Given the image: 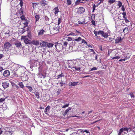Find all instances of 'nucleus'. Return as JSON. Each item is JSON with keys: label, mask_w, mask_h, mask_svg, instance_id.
<instances>
[{"label": "nucleus", "mask_w": 135, "mask_h": 135, "mask_svg": "<svg viewBox=\"0 0 135 135\" xmlns=\"http://www.w3.org/2000/svg\"><path fill=\"white\" fill-rule=\"evenodd\" d=\"M3 132V131L2 129V128L0 127V135H1L2 134Z\"/></svg>", "instance_id": "59"}, {"label": "nucleus", "mask_w": 135, "mask_h": 135, "mask_svg": "<svg viewBox=\"0 0 135 135\" xmlns=\"http://www.w3.org/2000/svg\"><path fill=\"white\" fill-rule=\"evenodd\" d=\"M115 0H109L108 1V2L110 4H112L115 2Z\"/></svg>", "instance_id": "41"}, {"label": "nucleus", "mask_w": 135, "mask_h": 135, "mask_svg": "<svg viewBox=\"0 0 135 135\" xmlns=\"http://www.w3.org/2000/svg\"><path fill=\"white\" fill-rule=\"evenodd\" d=\"M71 108L70 107H69L67 109H66L65 111V112L63 113V115L64 116H65L66 114L68 113L69 111L70 110H71Z\"/></svg>", "instance_id": "18"}, {"label": "nucleus", "mask_w": 135, "mask_h": 135, "mask_svg": "<svg viewBox=\"0 0 135 135\" xmlns=\"http://www.w3.org/2000/svg\"><path fill=\"white\" fill-rule=\"evenodd\" d=\"M124 20L125 21L126 23L129 22V20L127 19V18H124Z\"/></svg>", "instance_id": "60"}, {"label": "nucleus", "mask_w": 135, "mask_h": 135, "mask_svg": "<svg viewBox=\"0 0 135 135\" xmlns=\"http://www.w3.org/2000/svg\"><path fill=\"white\" fill-rule=\"evenodd\" d=\"M115 40V43L116 44H117L120 42H121L122 41V39L120 37H117Z\"/></svg>", "instance_id": "14"}, {"label": "nucleus", "mask_w": 135, "mask_h": 135, "mask_svg": "<svg viewBox=\"0 0 135 135\" xmlns=\"http://www.w3.org/2000/svg\"><path fill=\"white\" fill-rule=\"evenodd\" d=\"M9 75L10 72L8 70H6L3 72V75L5 77L8 76Z\"/></svg>", "instance_id": "13"}, {"label": "nucleus", "mask_w": 135, "mask_h": 135, "mask_svg": "<svg viewBox=\"0 0 135 135\" xmlns=\"http://www.w3.org/2000/svg\"><path fill=\"white\" fill-rule=\"evenodd\" d=\"M39 94L38 93H36V94H35V100H37L39 99Z\"/></svg>", "instance_id": "28"}, {"label": "nucleus", "mask_w": 135, "mask_h": 135, "mask_svg": "<svg viewBox=\"0 0 135 135\" xmlns=\"http://www.w3.org/2000/svg\"><path fill=\"white\" fill-rule=\"evenodd\" d=\"M60 84L61 86H62L64 84V83H63V82L62 81H61L60 83Z\"/></svg>", "instance_id": "64"}, {"label": "nucleus", "mask_w": 135, "mask_h": 135, "mask_svg": "<svg viewBox=\"0 0 135 135\" xmlns=\"http://www.w3.org/2000/svg\"><path fill=\"white\" fill-rule=\"evenodd\" d=\"M11 46V44L8 42H5L4 45V47L5 49H8Z\"/></svg>", "instance_id": "6"}, {"label": "nucleus", "mask_w": 135, "mask_h": 135, "mask_svg": "<svg viewBox=\"0 0 135 135\" xmlns=\"http://www.w3.org/2000/svg\"><path fill=\"white\" fill-rule=\"evenodd\" d=\"M97 68L95 67H94L91 69V71L96 70H97Z\"/></svg>", "instance_id": "53"}, {"label": "nucleus", "mask_w": 135, "mask_h": 135, "mask_svg": "<svg viewBox=\"0 0 135 135\" xmlns=\"http://www.w3.org/2000/svg\"><path fill=\"white\" fill-rule=\"evenodd\" d=\"M48 3L47 1L45 0H42L40 2V4L42 7L45 6Z\"/></svg>", "instance_id": "12"}, {"label": "nucleus", "mask_w": 135, "mask_h": 135, "mask_svg": "<svg viewBox=\"0 0 135 135\" xmlns=\"http://www.w3.org/2000/svg\"><path fill=\"white\" fill-rule=\"evenodd\" d=\"M68 44V43L66 41H64L63 42V45L64 46L66 47L67 46V45Z\"/></svg>", "instance_id": "44"}, {"label": "nucleus", "mask_w": 135, "mask_h": 135, "mask_svg": "<svg viewBox=\"0 0 135 135\" xmlns=\"http://www.w3.org/2000/svg\"><path fill=\"white\" fill-rule=\"evenodd\" d=\"M5 35H6L7 34L8 35V36H11L12 35V33L9 30H8L6 32L4 33Z\"/></svg>", "instance_id": "20"}, {"label": "nucleus", "mask_w": 135, "mask_h": 135, "mask_svg": "<svg viewBox=\"0 0 135 135\" xmlns=\"http://www.w3.org/2000/svg\"><path fill=\"white\" fill-rule=\"evenodd\" d=\"M85 61L84 60H79L77 62L79 66L81 65V66H83L85 64Z\"/></svg>", "instance_id": "9"}, {"label": "nucleus", "mask_w": 135, "mask_h": 135, "mask_svg": "<svg viewBox=\"0 0 135 135\" xmlns=\"http://www.w3.org/2000/svg\"><path fill=\"white\" fill-rule=\"evenodd\" d=\"M18 13L20 14V15H22L23 14V11L21 8L19 11Z\"/></svg>", "instance_id": "31"}, {"label": "nucleus", "mask_w": 135, "mask_h": 135, "mask_svg": "<svg viewBox=\"0 0 135 135\" xmlns=\"http://www.w3.org/2000/svg\"><path fill=\"white\" fill-rule=\"evenodd\" d=\"M24 26H23V27L25 28L26 27H27V26L28 25V22H26L24 23Z\"/></svg>", "instance_id": "47"}, {"label": "nucleus", "mask_w": 135, "mask_h": 135, "mask_svg": "<svg viewBox=\"0 0 135 135\" xmlns=\"http://www.w3.org/2000/svg\"><path fill=\"white\" fill-rule=\"evenodd\" d=\"M81 0H77L75 2V5H78L79 3H86V2L84 1L83 2H81Z\"/></svg>", "instance_id": "19"}, {"label": "nucleus", "mask_w": 135, "mask_h": 135, "mask_svg": "<svg viewBox=\"0 0 135 135\" xmlns=\"http://www.w3.org/2000/svg\"><path fill=\"white\" fill-rule=\"evenodd\" d=\"M50 106H48L45 108L44 111V112L45 113L47 114L46 112H47V111H49L50 108Z\"/></svg>", "instance_id": "25"}, {"label": "nucleus", "mask_w": 135, "mask_h": 135, "mask_svg": "<svg viewBox=\"0 0 135 135\" xmlns=\"http://www.w3.org/2000/svg\"><path fill=\"white\" fill-rule=\"evenodd\" d=\"M102 36H103L105 38L107 37L108 36V34L106 33H105L104 32H103V33L102 35Z\"/></svg>", "instance_id": "36"}, {"label": "nucleus", "mask_w": 135, "mask_h": 135, "mask_svg": "<svg viewBox=\"0 0 135 135\" xmlns=\"http://www.w3.org/2000/svg\"><path fill=\"white\" fill-rule=\"evenodd\" d=\"M73 32L75 34V36L80 35L81 34V33L80 32L77 31L76 29L74 30Z\"/></svg>", "instance_id": "15"}, {"label": "nucleus", "mask_w": 135, "mask_h": 135, "mask_svg": "<svg viewBox=\"0 0 135 135\" xmlns=\"http://www.w3.org/2000/svg\"><path fill=\"white\" fill-rule=\"evenodd\" d=\"M122 10L123 11H124L125 10V8H124V6H122V7L121 8Z\"/></svg>", "instance_id": "58"}, {"label": "nucleus", "mask_w": 135, "mask_h": 135, "mask_svg": "<svg viewBox=\"0 0 135 135\" xmlns=\"http://www.w3.org/2000/svg\"><path fill=\"white\" fill-rule=\"evenodd\" d=\"M123 131L122 128H121L119 130L117 131L118 135H121L122 133L123 132Z\"/></svg>", "instance_id": "26"}, {"label": "nucleus", "mask_w": 135, "mask_h": 135, "mask_svg": "<svg viewBox=\"0 0 135 135\" xmlns=\"http://www.w3.org/2000/svg\"><path fill=\"white\" fill-rule=\"evenodd\" d=\"M38 75L41 78H44L46 77V75H44L40 73H38Z\"/></svg>", "instance_id": "23"}, {"label": "nucleus", "mask_w": 135, "mask_h": 135, "mask_svg": "<svg viewBox=\"0 0 135 135\" xmlns=\"http://www.w3.org/2000/svg\"><path fill=\"white\" fill-rule=\"evenodd\" d=\"M44 31V30L42 29L38 33V34L39 35H42L43 34Z\"/></svg>", "instance_id": "34"}, {"label": "nucleus", "mask_w": 135, "mask_h": 135, "mask_svg": "<svg viewBox=\"0 0 135 135\" xmlns=\"http://www.w3.org/2000/svg\"><path fill=\"white\" fill-rule=\"evenodd\" d=\"M28 36H22L21 39H23L24 40L25 43L26 44H32L34 42V41H31V40L28 39Z\"/></svg>", "instance_id": "1"}, {"label": "nucleus", "mask_w": 135, "mask_h": 135, "mask_svg": "<svg viewBox=\"0 0 135 135\" xmlns=\"http://www.w3.org/2000/svg\"><path fill=\"white\" fill-rule=\"evenodd\" d=\"M2 86L4 89L9 87V84L6 82H4L2 84Z\"/></svg>", "instance_id": "10"}, {"label": "nucleus", "mask_w": 135, "mask_h": 135, "mask_svg": "<svg viewBox=\"0 0 135 135\" xmlns=\"http://www.w3.org/2000/svg\"><path fill=\"white\" fill-rule=\"evenodd\" d=\"M21 19L23 20H24L25 19V17L23 16H21Z\"/></svg>", "instance_id": "62"}, {"label": "nucleus", "mask_w": 135, "mask_h": 135, "mask_svg": "<svg viewBox=\"0 0 135 135\" xmlns=\"http://www.w3.org/2000/svg\"><path fill=\"white\" fill-rule=\"evenodd\" d=\"M68 5H70L71 4V0H66Z\"/></svg>", "instance_id": "37"}, {"label": "nucleus", "mask_w": 135, "mask_h": 135, "mask_svg": "<svg viewBox=\"0 0 135 135\" xmlns=\"http://www.w3.org/2000/svg\"><path fill=\"white\" fill-rule=\"evenodd\" d=\"M120 57V56H116L115 57H111V58H112V59H119Z\"/></svg>", "instance_id": "27"}, {"label": "nucleus", "mask_w": 135, "mask_h": 135, "mask_svg": "<svg viewBox=\"0 0 135 135\" xmlns=\"http://www.w3.org/2000/svg\"><path fill=\"white\" fill-rule=\"evenodd\" d=\"M20 1V4L21 7V8L22 7V6H23V1L22 0V1Z\"/></svg>", "instance_id": "49"}, {"label": "nucleus", "mask_w": 135, "mask_h": 135, "mask_svg": "<svg viewBox=\"0 0 135 135\" xmlns=\"http://www.w3.org/2000/svg\"><path fill=\"white\" fill-rule=\"evenodd\" d=\"M62 19L61 18H59L58 22V25H59L60 24Z\"/></svg>", "instance_id": "46"}, {"label": "nucleus", "mask_w": 135, "mask_h": 135, "mask_svg": "<svg viewBox=\"0 0 135 135\" xmlns=\"http://www.w3.org/2000/svg\"><path fill=\"white\" fill-rule=\"evenodd\" d=\"M69 103L68 104H65V103L64 104V105L62 106V107L63 108H65L68 107L69 105Z\"/></svg>", "instance_id": "38"}, {"label": "nucleus", "mask_w": 135, "mask_h": 135, "mask_svg": "<svg viewBox=\"0 0 135 135\" xmlns=\"http://www.w3.org/2000/svg\"><path fill=\"white\" fill-rule=\"evenodd\" d=\"M24 67L23 66H21L20 67H19V69H18L17 70V72L18 73L20 72L21 73L20 74H21L22 73H23L24 71Z\"/></svg>", "instance_id": "8"}, {"label": "nucleus", "mask_w": 135, "mask_h": 135, "mask_svg": "<svg viewBox=\"0 0 135 135\" xmlns=\"http://www.w3.org/2000/svg\"><path fill=\"white\" fill-rule=\"evenodd\" d=\"M129 95H130V96L131 97V98L133 97H134V95L133 93L131 92V93L129 94Z\"/></svg>", "instance_id": "54"}, {"label": "nucleus", "mask_w": 135, "mask_h": 135, "mask_svg": "<svg viewBox=\"0 0 135 135\" xmlns=\"http://www.w3.org/2000/svg\"><path fill=\"white\" fill-rule=\"evenodd\" d=\"M15 45L16 47H17L18 49H21L22 47V45L20 42H19L17 41L16 43L14 44Z\"/></svg>", "instance_id": "7"}, {"label": "nucleus", "mask_w": 135, "mask_h": 135, "mask_svg": "<svg viewBox=\"0 0 135 135\" xmlns=\"http://www.w3.org/2000/svg\"><path fill=\"white\" fill-rule=\"evenodd\" d=\"M78 23L79 24H83L84 23V22H83L80 21H79L78 22Z\"/></svg>", "instance_id": "57"}, {"label": "nucleus", "mask_w": 135, "mask_h": 135, "mask_svg": "<svg viewBox=\"0 0 135 135\" xmlns=\"http://www.w3.org/2000/svg\"><path fill=\"white\" fill-rule=\"evenodd\" d=\"M82 67L81 65L79 66V65H75V66L73 67V68L75 69V70L77 71H80V69Z\"/></svg>", "instance_id": "16"}, {"label": "nucleus", "mask_w": 135, "mask_h": 135, "mask_svg": "<svg viewBox=\"0 0 135 135\" xmlns=\"http://www.w3.org/2000/svg\"><path fill=\"white\" fill-rule=\"evenodd\" d=\"M53 30L55 31V33H58L59 31V26L57 25L54 24L53 25Z\"/></svg>", "instance_id": "3"}, {"label": "nucleus", "mask_w": 135, "mask_h": 135, "mask_svg": "<svg viewBox=\"0 0 135 135\" xmlns=\"http://www.w3.org/2000/svg\"><path fill=\"white\" fill-rule=\"evenodd\" d=\"M102 120L101 119H99V120H97V121H95V122H93L92 123V124H94V123H96V122H98V121H100V120Z\"/></svg>", "instance_id": "61"}, {"label": "nucleus", "mask_w": 135, "mask_h": 135, "mask_svg": "<svg viewBox=\"0 0 135 135\" xmlns=\"http://www.w3.org/2000/svg\"><path fill=\"white\" fill-rule=\"evenodd\" d=\"M82 40L81 38L80 37H79L78 38H76L74 40V41L79 42L81 40Z\"/></svg>", "instance_id": "24"}, {"label": "nucleus", "mask_w": 135, "mask_h": 135, "mask_svg": "<svg viewBox=\"0 0 135 135\" xmlns=\"http://www.w3.org/2000/svg\"><path fill=\"white\" fill-rule=\"evenodd\" d=\"M128 28L127 27H125L123 30V32L125 33H127L128 30Z\"/></svg>", "instance_id": "32"}, {"label": "nucleus", "mask_w": 135, "mask_h": 135, "mask_svg": "<svg viewBox=\"0 0 135 135\" xmlns=\"http://www.w3.org/2000/svg\"><path fill=\"white\" fill-rule=\"evenodd\" d=\"M92 23L94 25H95V21L93 20H92V21H91Z\"/></svg>", "instance_id": "56"}, {"label": "nucleus", "mask_w": 135, "mask_h": 135, "mask_svg": "<svg viewBox=\"0 0 135 135\" xmlns=\"http://www.w3.org/2000/svg\"><path fill=\"white\" fill-rule=\"evenodd\" d=\"M82 43H84L87 44V42L84 39H82Z\"/></svg>", "instance_id": "48"}, {"label": "nucleus", "mask_w": 135, "mask_h": 135, "mask_svg": "<svg viewBox=\"0 0 135 135\" xmlns=\"http://www.w3.org/2000/svg\"><path fill=\"white\" fill-rule=\"evenodd\" d=\"M68 35H71L72 36H75V34L74 32H71L69 33V34Z\"/></svg>", "instance_id": "51"}, {"label": "nucleus", "mask_w": 135, "mask_h": 135, "mask_svg": "<svg viewBox=\"0 0 135 135\" xmlns=\"http://www.w3.org/2000/svg\"><path fill=\"white\" fill-rule=\"evenodd\" d=\"M85 9L83 7H79L78 9L77 13L79 14H82L85 11Z\"/></svg>", "instance_id": "5"}, {"label": "nucleus", "mask_w": 135, "mask_h": 135, "mask_svg": "<svg viewBox=\"0 0 135 135\" xmlns=\"http://www.w3.org/2000/svg\"><path fill=\"white\" fill-rule=\"evenodd\" d=\"M122 129V130L123 131H126L127 132L128 131V129L127 128H121Z\"/></svg>", "instance_id": "42"}, {"label": "nucleus", "mask_w": 135, "mask_h": 135, "mask_svg": "<svg viewBox=\"0 0 135 135\" xmlns=\"http://www.w3.org/2000/svg\"><path fill=\"white\" fill-rule=\"evenodd\" d=\"M79 82H75L74 81L73 82H71L70 83V84H69V86H74L78 84Z\"/></svg>", "instance_id": "17"}, {"label": "nucleus", "mask_w": 135, "mask_h": 135, "mask_svg": "<svg viewBox=\"0 0 135 135\" xmlns=\"http://www.w3.org/2000/svg\"><path fill=\"white\" fill-rule=\"evenodd\" d=\"M18 85L20 86V87L22 88H23L24 87V85L22 82H20L18 83Z\"/></svg>", "instance_id": "30"}, {"label": "nucleus", "mask_w": 135, "mask_h": 135, "mask_svg": "<svg viewBox=\"0 0 135 135\" xmlns=\"http://www.w3.org/2000/svg\"><path fill=\"white\" fill-rule=\"evenodd\" d=\"M47 44H48V42L42 41L40 43V46H41L43 47H47Z\"/></svg>", "instance_id": "11"}, {"label": "nucleus", "mask_w": 135, "mask_h": 135, "mask_svg": "<svg viewBox=\"0 0 135 135\" xmlns=\"http://www.w3.org/2000/svg\"><path fill=\"white\" fill-rule=\"evenodd\" d=\"M34 45L37 46H39L40 44L39 42L37 41H34Z\"/></svg>", "instance_id": "40"}, {"label": "nucleus", "mask_w": 135, "mask_h": 135, "mask_svg": "<svg viewBox=\"0 0 135 135\" xmlns=\"http://www.w3.org/2000/svg\"><path fill=\"white\" fill-rule=\"evenodd\" d=\"M64 76V75L63 73H62L61 74L58 75L57 77V79H59L60 78H61L62 77Z\"/></svg>", "instance_id": "39"}, {"label": "nucleus", "mask_w": 135, "mask_h": 135, "mask_svg": "<svg viewBox=\"0 0 135 135\" xmlns=\"http://www.w3.org/2000/svg\"><path fill=\"white\" fill-rule=\"evenodd\" d=\"M35 18H36V22L37 21H38V20H39V19H40V16H39V15H36L35 16Z\"/></svg>", "instance_id": "29"}, {"label": "nucleus", "mask_w": 135, "mask_h": 135, "mask_svg": "<svg viewBox=\"0 0 135 135\" xmlns=\"http://www.w3.org/2000/svg\"><path fill=\"white\" fill-rule=\"evenodd\" d=\"M96 7V6L95 4H94L93 5V12H94V10L95 9V8Z\"/></svg>", "instance_id": "50"}, {"label": "nucleus", "mask_w": 135, "mask_h": 135, "mask_svg": "<svg viewBox=\"0 0 135 135\" xmlns=\"http://www.w3.org/2000/svg\"><path fill=\"white\" fill-rule=\"evenodd\" d=\"M55 43L53 44L52 43H48V44L47 45V46L48 48L52 47L54 45H55Z\"/></svg>", "instance_id": "21"}, {"label": "nucleus", "mask_w": 135, "mask_h": 135, "mask_svg": "<svg viewBox=\"0 0 135 135\" xmlns=\"http://www.w3.org/2000/svg\"><path fill=\"white\" fill-rule=\"evenodd\" d=\"M3 70H4V69L3 68V67H2L0 66V72L1 71Z\"/></svg>", "instance_id": "63"}, {"label": "nucleus", "mask_w": 135, "mask_h": 135, "mask_svg": "<svg viewBox=\"0 0 135 135\" xmlns=\"http://www.w3.org/2000/svg\"><path fill=\"white\" fill-rule=\"evenodd\" d=\"M131 56V55L130 54L127 53L126 54H125V55H124V57L127 59L130 58Z\"/></svg>", "instance_id": "22"}, {"label": "nucleus", "mask_w": 135, "mask_h": 135, "mask_svg": "<svg viewBox=\"0 0 135 135\" xmlns=\"http://www.w3.org/2000/svg\"><path fill=\"white\" fill-rule=\"evenodd\" d=\"M72 40V38L71 37H68L67 40L68 41H71Z\"/></svg>", "instance_id": "45"}, {"label": "nucleus", "mask_w": 135, "mask_h": 135, "mask_svg": "<svg viewBox=\"0 0 135 135\" xmlns=\"http://www.w3.org/2000/svg\"><path fill=\"white\" fill-rule=\"evenodd\" d=\"M55 47L57 51H60L62 50L63 48V45L61 43H58V42L55 43Z\"/></svg>", "instance_id": "2"}, {"label": "nucleus", "mask_w": 135, "mask_h": 135, "mask_svg": "<svg viewBox=\"0 0 135 135\" xmlns=\"http://www.w3.org/2000/svg\"><path fill=\"white\" fill-rule=\"evenodd\" d=\"M26 87L29 89L30 91H31L32 90V88L30 86H27Z\"/></svg>", "instance_id": "35"}, {"label": "nucleus", "mask_w": 135, "mask_h": 135, "mask_svg": "<svg viewBox=\"0 0 135 135\" xmlns=\"http://www.w3.org/2000/svg\"><path fill=\"white\" fill-rule=\"evenodd\" d=\"M103 32H104L103 31H99L98 32V34L99 35H102Z\"/></svg>", "instance_id": "43"}, {"label": "nucleus", "mask_w": 135, "mask_h": 135, "mask_svg": "<svg viewBox=\"0 0 135 135\" xmlns=\"http://www.w3.org/2000/svg\"><path fill=\"white\" fill-rule=\"evenodd\" d=\"M45 20L47 21H49V18L47 16H45Z\"/></svg>", "instance_id": "52"}, {"label": "nucleus", "mask_w": 135, "mask_h": 135, "mask_svg": "<svg viewBox=\"0 0 135 135\" xmlns=\"http://www.w3.org/2000/svg\"><path fill=\"white\" fill-rule=\"evenodd\" d=\"M54 15L55 16H57L58 13L60 12L59 7L58 6L55 7L52 10Z\"/></svg>", "instance_id": "4"}, {"label": "nucleus", "mask_w": 135, "mask_h": 135, "mask_svg": "<svg viewBox=\"0 0 135 135\" xmlns=\"http://www.w3.org/2000/svg\"><path fill=\"white\" fill-rule=\"evenodd\" d=\"M5 99L4 98H1L0 99V102H2L4 101Z\"/></svg>", "instance_id": "55"}, {"label": "nucleus", "mask_w": 135, "mask_h": 135, "mask_svg": "<svg viewBox=\"0 0 135 135\" xmlns=\"http://www.w3.org/2000/svg\"><path fill=\"white\" fill-rule=\"evenodd\" d=\"M118 4L117 5L119 6V7H121L122 5V3L120 1H118Z\"/></svg>", "instance_id": "33"}]
</instances>
